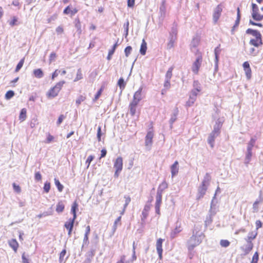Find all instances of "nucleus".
<instances>
[{"instance_id":"nucleus-46","label":"nucleus","mask_w":263,"mask_h":263,"mask_svg":"<svg viewBox=\"0 0 263 263\" xmlns=\"http://www.w3.org/2000/svg\"><path fill=\"white\" fill-rule=\"evenodd\" d=\"M24 61H25L24 58L20 61V62H18V63L17 64V65H16V67L15 68V72H18L21 69V68L23 67V65L24 64Z\"/></svg>"},{"instance_id":"nucleus-40","label":"nucleus","mask_w":263,"mask_h":263,"mask_svg":"<svg viewBox=\"0 0 263 263\" xmlns=\"http://www.w3.org/2000/svg\"><path fill=\"white\" fill-rule=\"evenodd\" d=\"M54 183L55 185L58 188V190L59 192H62L63 190V185L60 183V181L58 179L55 178H54Z\"/></svg>"},{"instance_id":"nucleus-12","label":"nucleus","mask_w":263,"mask_h":263,"mask_svg":"<svg viewBox=\"0 0 263 263\" xmlns=\"http://www.w3.org/2000/svg\"><path fill=\"white\" fill-rule=\"evenodd\" d=\"M142 87H140L139 89L135 92L134 95L133 100L132 101L139 103L142 100Z\"/></svg>"},{"instance_id":"nucleus-32","label":"nucleus","mask_w":263,"mask_h":263,"mask_svg":"<svg viewBox=\"0 0 263 263\" xmlns=\"http://www.w3.org/2000/svg\"><path fill=\"white\" fill-rule=\"evenodd\" d=\"M94 251L92 250L86 255V258L83 263H91L94 256Z\"/></svg>"},{"instance_id":"nucleus-45","label":"nucleus","mask_w":263,"mask_h":263,"mask_svg":"<svg viewBox=\"0 0 263 263\" xmlns=\"http://www.w3.org/2000/svg\"><path fill=\"white\" fill-rule=\"evenodd\" d=\"M14 96V92L13 90L8 91L5 96V98L6 100H10Z\"/></svg>"},{"instance_id":"nucleus-59","label":"nucleus","mask_w":263,"mask_h":263,"mask_svg":"<svg viewBox=\"0 0 263 263\" xmlns=\"http://www.w3.org/2000/svg\"><path fill=\"white\" fill-rule=\"evenodd\" d=\"M50 189V183L48 182H46L44 185V190L46 193H48Z\"/></svg>"},{"instance_id":"nucleus-23","label":"nucleus","mask_w":263,"mask_h":263,"mask_svg":"<svg viewBox=\"0 0 263 263\" xmlns=\"http://www.w3.org/2000/svg\"><path fill=\"white\" fill-rule=\"evenodd\" d=\"M246 33L249 34H252L255 38H260V33L257 30H254L251 28H249L246 30Z\"/></svg>"},{"instance_id":"nucleus-58","label":"nucleus","mask_w":263,"mask_h":263,"mask_svg":"<svg viewBox=\"0 0 263 263\" xmlns=\"http://www.w3.org/2000/svg\"><path fill=\"white\" fill-rule=\"evenodd\" d=\"M124 198L125 199V202L124 204V209H126L128 204L130 203L131 201V198L129 196L125 195Z\"/></svg>"},{"instance_id":"nucleus-34","label":"nucleus","mask_w":263,"mask_h":263,"mask_svg":"<svg viewBox=\"0 0 263 263\" xmlns=\"http://www.w3.org/2000/svg\"><path fill=\"white\" fill-rule=\"evenodd\" d=\"M211 179V177L210 174L208 173H206L204 176L203 179L201 183L203 184V185L205 184V185L209 186Z\"/></svg>"},{"instance_id":"nucleus-52","label":"nucleus","mask_w":263,"mask_h":263,"mask_svg":"<svg viewBox=\"0 0 263 263\" xmlns=\"http://www.w3.org/2000/svg\"><path fill=\"white\" fill-rule=\"evenodd\" d=\"M256 141V137H252L250 140V141L248 143L247 145L254 147L255 144V142Z\"/></svg>"},{"instance_id":"nucleus-42","label":"nucleus","mask_w":263,"mask_h":263,"mask_svg":"<svg viewBox=\"0 0 263 263\" xmlns=\"http://www.w3.org/2000/svg\"><path fill=\"white\" fill-rule=\"evenodd\" d=\"M174 69V67L173 66L170 67L167 71L166 74H165V79L166 80H171L172 77V71Z\"/></svg>"},{"instance_id":"nucleus-55","label":"nucleus","mask_w":263,"mask_h":263,"mask_svg":"<svg viewBox=\"0 0 263 263\" xmlns=\"http://www.w3.org/2000/svg\"><path fill=\"white\" fill-rule=\"evenodd\" d=\"M53 213V211L52 210V207L51 206L48 211L43 212V216L46 217L47 216L52 215Z\"/></svg>"},{"instance_id":"nucleus-47","label":"nucleus","mask_w":263,"mask_h":263,"mask_svg":"<svg viewBox=\"0 0 263 263\" xmlns=\"http://www.w3.org/2000/svg\"><path fill=\"white\" fill-rule=\"evenodd\" d=\"M213 216H212L209 214H208L207 215L205 220L204 221L205 225L206 227L210 225L212 223V222L213 221Z\"/></svg>"},{"instance_id":"nucleus-49","label":"nucleus","mask_w":263,"mask_h":263,"mask_svg":"<svg viewBox=\"0 0 263 263\" xmlns=\"http://www.w3.org/2000/svg\"><path fill=\"white\" fill-rule=\"evenodd\" d=\"M230 244V242L228 240L222 239L220 241V245L222 247H228V246H229Z\"/></svg>"},{"instance_id":"nucleus-57","label":"nucleus","mask_w":263,"mask_h":263,"mask_svg":"<svg viewBox=\"0 0 263 263\" xmlns=\"http://www.w3.org/2000/svg\"><path fill=\"white\" fill-rule=\"evenodd\" d=\"M196 100H194V98L189 97V100L186 103V106L187 107H190L193 105Z\"/></svg>"},{"instance_id":"nucleus-36","label":"nucleus","mask_w":263,"mask_h":263,"mask_svg":"<svg viewBox=\"0 0 263 263\" xmlns=\"http://www.w3.org/2000/svg\"><path fill=\"white\" fill-rule=\"evenodd\" d=\"M129 25V21L128 20H126V22L123 25V28H124V35L125 38L127 37V36L128 34Z\"/></svg>"},{"instance_id":"nucleus-4","label":"nucleus","mask_w":263,"mask_h":263,"mask_svg":"<svg viewBox=\"0 0 263 263\" xmlns=\"http://www.w3.org/2000/svg\"><path fill=\"white\" fill-rule=\"evenodd\" d=\"M202 62V57L201 54L197 55L196 60L192 66V70L195 74H198L199 68Z\"/></svg>"},{"instance_id":"nucleus-61","label":"nucleus","mask_w":263,"mask_h":263,"mask_svg":"<svg viewBox=\"0 0 263 263\" xmlns=\"http://www.w3.org/2000/svg\"><path fill=\"white\" fill-rule=\"evenodd\" d=\"M17 22V18L16 16H13L12 20L9 22V24L11 26H14L16 25V22Z\"/></svg>"},{"instance_id":"nucleus-7","label":"nucleus","mask_w":263,"mask_h":263,"mask_svg":"<svg viewBox=\"0 0 263 263\" xmlns=\"http://www.w3.org/2000/svg\"><path fill=\"white\" fill-rule=\"evenodd\" d=\"M208 186L205 184H201L198 189V193L197 195V199L199 200L200 199L203 197L205 194Z\"/></svg>"},{"instance_id":"nucleus-22","label":"nucleus","mask_w":263,"mask_h":263,"mask_svg":"<svg viewBox=\"0 0 263 263\" xmlns=\"http://www.w3.org/2000/svg\"><path fill=\"white\" fill-rule=\"evenodd\" d=\"M138 104L136 102L132 101L129 105L130 114L132 116H134L136 111V107Z\"/></svg>"},{"instance_id":"nucleus-37","label":"nucleus","mask_w":263,"mask_h":263,"mask_svg":"<svg viewBox=\"0 0 263 263\" xmlns=\"http://www.w3.org/2000/svg\"><path fill=\"white\" fill-rule=\"evenodd\" d=\"M65 205L62 201H60L57 205L56 211L58 213H62L64 210Z\"/></svg>"},{"instance_id":"nucleus-2","label":"nucleus","mask_w":263,"mask_h":263,"mask_svg":"<svg viewBox=\"0 0 263 263\" xmlns=\"http://www.w3.org/2000/svg\"><path fill=\"white\" fill-rule=\"evenodd\" d=\"M65 83V81H61L57 83L54 87L51 88L47 92L46 94L47 98L51 99L57 97Z\"/></svg>"},{"instance_id":"nucleus-27","label":"nucleus","mask_w":263,"mask_h":263,"mask_svg":"<svg viewBox=\"0 0 263 263\" xmlns=\"http://www.w3.org/2000/svg\"><path fill=\"white\" fill-rule=\"evenodd\" d=\"M34 77L37 79H41L44 77V73L41 68L34 69L33 71Z\"/></svg>"},{"instance_id":"nucleus-44","label":"nucleus","mask_w":263,"mask_h":263,"mask_svg":"<svg viewBox=\"0 0 263 263\" xmlns=\"http://www.w3.org/2000/svg\"><path fill=\"white\" fill-rule=\"evenodd\" d=\"M83 78V74L82 73L81 69L79 68L77 72V76L76 78L74 80V82H77L79 80H81Z\"/></svg>"},{"instance_id":"nucleus-41","label":"nucleus","mask_w":263,"mask_h":263,"mask_svg":"<svg viewBox=\"0 0 263 263\" xmlns=\"http://www.w3.org/2000/svg\"><path fill=\"white\" fill-rule=\"evenodd\" d=\"M220 47V45L219 44L217 47H216L215 48L214 50L215 59H216V61H219V54L221 52Z\"/></svg>"},{"instance_id":"nucleus-50","label":"nucleus","mask_w":263,"mask_h":263,"mask_svg":"<svg viewBox=\"0 0 263 263\" xmlns=\"http://www.w3.org/2000/svg\"><path fill=\"white\" fill-rule=\"evenodd\" d=\"M259 259V254L257 252H256L253 256L251 263H257Z\"/></svg>"},{"instance_id":"nucleus-31","label":"nucleus","mask_w":263,"mask_h":263,"mask_svg":"<svg viewBox=\"0 0 263 263\" xmlns=\"http://www.w3.org/2000/svg\"><path fill=\"white\" fill-rule=\"evenodd\" d=\"M118 41L119 39L118 40L117 42L113 45L112 49L109 51L108 55L107 57V60H110L111 59L112 55L114 53L116 48L118 46Z\"/></svg>"},{"instance_id":"nucleus-25","label":"nucleus","mask_w":263,"mask_h":263,"mask_svg":"<svg viewBox=\"0 0 263 263\" xmlns=\"http://www.w3.org/2000/svg\"><path fill=\"white\" fill-rule=\"evenodd\" d=\"M75 220L76 219H74V218H70L68 221L65 223L64 227L67 230L73 229Z\"/></svg>"},{"instance_id":"nucleus-1","label":"nucleus","mask_w":263,"mask_h":263,"mask_svg":"<svg viewBox=\"0 0 263 263\" xmlns=\"http://www.w3.org/2000/svg\"><path fill=\"white\" fill-rule=\"evenodd\" d=\"M197 227H195L193 235L187 241V248L189 251L193 250L195 247L198 246L204 237L203 232L197 231Z\"/></svg>"},{"instance_id":"nucleus-51","label":"nucleus","mask_w":263,"mask_h":263,"mask_svg":"<svg viewBox=\"0 0 263 263\" xmlns=\"http://www.w3.org/2000/svg\"><path fill=\"white\" fill-rule=\"evenodd\" d=\"M103 91V87H102L97 92V93L95 95V98L93 99V101L95 102L100 97L102 92Z\"/></svg>"},{"instance_id":"nucleus-10","label":"nucleus","mask_w":263,"mask_h":263,"mask_svg":"<svg viewBox=\"0 0 263 263\" xmlns=\"http://www.w3.org/2000/svg\"><path fill=\"white\" fill-rule=\"evenodd\" d=\"M162 195H156V203H155V211L156 213L160 214V205L162 203Z\"/></svg>"},{"instance_id":"nucleus-63","label":"nucleus","mask_w":263,"mask_h":263,"mask_svg":"<svg viewBox=\"0 0 263 263\" xmlns=\"http://www.w3.org/2000/svg\"><path fill=\"white\" fill-rule=\"evenodd\" d=\"M167 183L166 182V181H164L159 185L158 187L163 190H164L165 189H167Z\"/></svg>"},{"instance_id":"nucleus-38","label":"nucleus","mask_w":263,"mask_h":263,"mask_svg":"<svg viewBox=\"0 0 263 263\" xmlns=\"http://www.w3.org/2000/svg\"><path fill=\"white\" fill-rule=\"evenodd\" d=\"M26 109L23 108L20 112L19 119L21 121H24L26 118Z\"/></svg>"},{"instance_id":"nucleus-21","label":"nucleus","mask_w":263,"mask_h":263,"mask_svg":"<svg viewBox=\"0 0 263 263\" xmlns=\"http://www.w3.org/2000/svg\"><path fill=\"white\" fill-rule=\"evenodd\" d=\"M178 162L177 161H175L173 165L171 167L172 177H174L178 173Z\"/></svg>"},{"instance_id":"nucleus-24","label":"nucleus","mask_w":263,"mask_h":263,"mask_svg":"<svg viewBox=\"0 0 263 263\" xmlns=\"http://www.w3.org/2000/svg\"><path fill=\"white\" fill-rule=\"evenodd\" d=\"M78 209V204L76 201H75L72 204L71 209V213L73 215V218L74 219L77 218V211Z\"/></svg>"},{"instance_id":"nucleus-20","label":"nucleus","mask_w":263,"mask_h":263,"mask_svg":"<svg viewBox=\"0 0 263 263\" xmlns=\"http://www.w3.org/2000/svg\"><path fill=\"white\" fill-rule=\"evenodd\" d=\"M179 110L178 108L176 107L174 110L173 113L172 115L171 118L169 121L170 124V127L172 128L173 126V124L174 122L177 119V116L178 114Z\"/></svg>"},{"instance_id":"nucleus-8","label":"nucleus","mask_w":263,"mask_h":263,"mask_svg":"<svg viewBox=\"0 0 263 263\" xmlns=\"http://www.w3.org/2000/svg\"><path fill=\"white\" fill-rule=\"evenodd\" d=\"M253 147L247 145V151L246 152V156L244 160V163L246 165H247L251 160Z\"/></svg>"},{"instance_id":"nucleus-30","label":"nucleus","mask_w":263,"mask_h":263,"mask_svg":"<svg viewBox=\"0 0 263 263\" xmlns=\"http://www.w3.org/2000/svg\"><path fill=\"white\" fill-rule=\"evenodd\" d=\"M74 26L77 29V31L78 32L79 34H81L82 31L81 29V25L79 18H76L74 21Z\"/></svg>"},{"instance_id":"nucleus-64","label":"nucleus","mask_w":263,"mask_h":263,"mask_svg":"<svg viewBox=\"0 0 263 263\" xmlns=\"http://www.w3.org/2000/svg\"><path fill=\"white\" fill-rule=\"evenodd\" d=\"M222 123L219 120H218L216 122V123L214 125V127L220 130V129H221V128L222 127Z\"/></svg>"},{"instance_id":"nucleus-56","label":"nucleus","mask_w":263,"mask_h":263,"mask_svg":"<svg viewBox=\"0 0 263 263\" xmlns=\"http://www.w3.org/2000/svg\"><path fill=\"white\" fill-rule=\"evenodd\" d=\"M260 201L256 200L253 204V212H257L258 211V204Z\"/></svg>"},{"instance_id":"nucleus-13","label":"nucleus","mask_w":263,"mask_h":263,"mask_svg":"<svg viewBox=\"0 0 263 263\" xmlns=\"http://www.w3.org/2000/svg\"><path fill=\"white\" fill-rule=\"evenodd\" d=\"M154 137V134L152 132L149 131L145 137V146H151L153 143V138Z\"/></svg>"},{"instance_id":"nucleus-9","label":"nucleus","mask_w":263,"mask_h":263,"mask_svg":"<svg viewBox=\"0 0 263 263\" xmlns=\"http://www.w3.org/2000/svg\"><path fill=\"white\" fill-rule=\"evenodd\" d=\"M253 248V243L252 242H247V244L242 246L240 249L244 252L243 255L248 254Z\"/></svg>"},{"instance_id":"nucleus-17","label":"nucleus","mask_w":263,"mask_h":263,"mask_svg":"<svg viewBox=\"0 0 263 263\" xmlns=\"http://www.w3.org/2000/svg\"><path fill=\"white\" fill-rule=\"evenodd\" d=\"M249 44L255 47H258L259 46L262 45V41L261 39V34H260V38H255L251 39Z\"/></svg>"},{"instance_id":"nucleus-3","label":"nucleus","mask_w":263,"mask_h":263,"mask_svg":"<svg viewBox=\"0 0 263 263\" xmlns=\"http://www.w3.org/2000/svg\"><path fill=\"white\" fill-rule=\"evenodd\" d=\"M259 8L256 4H252V17L256 21H261L263 20V14L259 13Z\"/></svg>"},{"instance_id":"nucleus-16","label":"nucleus","mask_w":263,"mask_h":263,"mask_svg":"<svg viewBox=\"0 0 263 263\" xmlns=\"http://www.w3.org/2000/svg\"><path fill=\"white\" fill-rule=\"evenodd\" d=\"M163 239L162 238H159L157 240L156 243V249L159 255V257L161 259L162 258V242Z\"/></svg>"},{"instance_id":"nucleus-28","label":"nucleus","mask_w":263,"mask_h":263,"mask_svg":"<svg viewBox=\"0 0 263 263\" xmlns=\"http://www.w3.org/2000/svg\"><path fill=\"white\" fill-rule=\"evenodd\" d=\"M147 50V43L143 39L142 40V44L141 45L140 52L142 55H144L146 54Z\"/></svg>"},{"instance_id":"nucleus-18","label":"nucleus","mask_w":263,"mask_h":263,"mask_svg":"<svg viewBox=\"0 0 263 263\" xmlns=\"http://www.w3.org/2000/svg\"><path fill=\"white\" fill-rule=\"evenodd\" d=\"M219 135L213 133H211L208 139V142L212 148L214 146L215 139Z\"/></svg>"},{"instance_id":"nucleus-11","label":"nucleus","mask_w":263,"mask_h":263,"mask_svg":"<svg viewBox=\"0 0 263 263\" xmlns=\"http://www.w3.org/2000/svg\"><path fill=\"white\" fill-rule=\"evenodd\" d=\"M114 167L117 171H121L123 168V159L121 157H118L114 164Z\"/></svg>"},{"instance_id":"nucleus-54","label":"nucleus","mask_w":263,"mask_h":263,"mask_svg":"<svg viewBox=\"0 0 263 263\" xmlns=\"http://www.w3.org/2000/svg\"><path fill=\"white\" fill-rule=\"evenodd\" d=\"M132 50V47L130 46H127L124 49L125 55L126 57H128L130 54Z\"/></svg>"},{"instance_id":"nucleus-48","label":"nucleus","mask_w":263,"mask_h":263,"mask_svg":"<svg viewBox=\"0 0 263 263\" xmlns=\"http://www.w3.org/2000/svg\"><path fill=\"white\" fill-rule=\"evenodd\" d=\"M199 42V40L197 37H194L191 42V46L192 47H196Z\"/></svg>"},{"instance_id":"nucleus-35","label":"nucleus","mask_w":263,"mask_h":263,"mask_svg":"<svg viewBox=\"0 0 263 263\" xmlns=\"http://www.w3.org/2000/svg\"><path fill=\"white\" fill-rule=\"evenodd\" d=\"M118 85L119 86L121 92L122 90L125 88L126 85V83L124 82V80L123 78H120L119 79L118 81Z\"/></svg>"},{"instance_id":"nucleus-60","label":"nucleus","mask_w":263,"mask_h":263,"mask_svg":"<svg viewBox=\"0 0 263 263\" xmlns=\"http://www.w3.org/2000/svg\"><path fill=\"white\" fill-rule=\"evenodd\" d=\"M66 253V250H63L60 254L59 261L61 263L63 261V258Z\"/></svg>"},{"instance_id":"nucleus-62","label":"nucleus","mask_w":263,"mask_h":263,"mask_svg":"<svg viewBox=\"0 0 263 263\" xmlns=\"http://www.w3.org/2000/svg\"><path fill=\"white\" fill-rule=\"evenodd\" d=\"M42 175L39 172H35L34 175V179L36 181H39L42 180Z\"/></svg>"},{"instance_id":"nucleus-14","label":"nucleus","mask_w":263,"mask_h":263,"mask_svg":"<svg viewBox=\"0 0 263 263\" xmlns=\"http://www.w3.org/2000/svg\"><path fill=\"white\" fill-rule=\"evenodd\" d=\"M149 210H150V205L146 204L144 206V209L142 212L141 219L142 224H143L145 223V220L148 216V211Z\"/></svg>"},{"instance_id":"nucleus-5","label":"nucleus","mask_w":263,"mask_h":263,"mask_svg":"<svg viewBox=\"0 0 263 263\" xmlns=\"http://www.w3.org/2000/svg\"><path fill=\"white\" fill-rule=\"evenodd\" d=\"M222 10L221 4L218 5L214 10L213 20L214 24H216L219 20Z\"/></svg>"},{"instance_id":"nucleus-33","label":"nucleus","mask_w":263,"mask_h":263,"mask_svg":"<svg viewBox=\"0 0 263 263\" xmlns=\"http://www.w3.org/2000/svg\"><path fill=\"white\" fill-rule=\"evenodd\" d=\"M169 41L167 45V48L168 49H171L174 46V44L177 40V37L169 36Z\"/></svg>"},{"instance_id":"nucleus-29","label":"nucleus","mask_w":263,"mask_h":263,"mask_svg":"<svg viewBox=\"0 0 263 263\" xmlns=\"http://www.w3.org/2000/svg\"><path fill=\"white\" fill-rule=\"evenodd\" d=\"M257 235V233L255 232H252L249 233L248 236L245 238L246 242H252V240L254 239Z\"/></svg>"},{"instance_id":"nucleus-43","label":"nucleus","mask_w":263,"mask_h":263,"mask_svg":"<svg viewBox=\"0 0 263 263\" xmlns=\"http://www.w3.org/2000/svg\"><path fill=\"white\" fill-rule=\"evenodd\" d=\"M241 17H238L237 16L236 20L235 22V24L233 26L232 29H231V33L233 34L234 33V31L235 28L237 27L239 24L240 20Z\"/></svg>"},{"instance_id":"nucleus-15","label":"nucleus","mask_w":263,"mask_h":263,"mask_svg":"<svg viewBox=\"0 0 263 263\" xmlns=\"http://www.w3.org/2000/svg\"><path fill=\"white\" fill-rule=\"evenodd\" d=\"M182 231L180 224H178L177 222L176 228L171 232L170 234V238L171 239L175 238L177 235Z\"/></svg>"},{"instance_id":"nucleus-39","label":"nucleus","mask_w":263,"mask_h":263,"mask_svg":"<svg viewBox=\"0 0 263 263\" xmlns=\"http://www.w3.org/2000/svg\"><path fill=\"white\" fill-rule=\"evenodd\" d=\"M193 86L194 88L193 89L198 91H200L201 90V84L198 81H194Z\"/></svg>"},{"instance_id":"nucleus-19","label":"nucleus","mask_w":263,"mask_h":263,"mask_svg":"<svg viewBox=\"0 0 263 263\" xmlns=\"http://www.w3.org/2000/svg\"><path fill=\"white\" fill-rule=\"evenodd\" d=\"M177 24L176 22H174L171 27V29L169 33V36L176 37L177 38Z\"/></svg>"},{"instance_id":"nucleus-53","label":"nucleus","mask_w":263,"mask_h":263,"mask_svg":"<svg viewBox=\"0 0 263 263\" xmlns=\"http://www.w3.org/2000/svg\"><path fill=\"white\" fill-rule=\"evenodd\" d=\"M85 97L81 95L80 96L78 99L76 100V103L79 106L82 102H83L85 100Z\"/></svg>"},{"instance_id":"nucleus-6","label":"nucleus","mask_w":263,"mask_h":263,"mask_svg":"<svg viewBox=\"0 0 263 263\" xmlns=\"http://www.w3.org/2000/svg\"><path fill=\"white\" fill-rule=\"evenodd\" d=\"M166 1L162 0L161 4L159 8V20L162 22L166 15V6H165Z\"/></svg>"},{"instance_id":"nucleus-26","label":"nucleus","mask_w":263,"mask_h":263,"mask_svg":"<svg viewBox=\"0 0 263 263\" xmlns=\"http://www.w3.org/2000/svg\"><path fill=\"white\" fill-rule=\"evenodd\" d=\"M9 245L11 248L13 249L15 252H16L18 243L15 239H12L9 241Z\"/></svg>"}]
</instances>
